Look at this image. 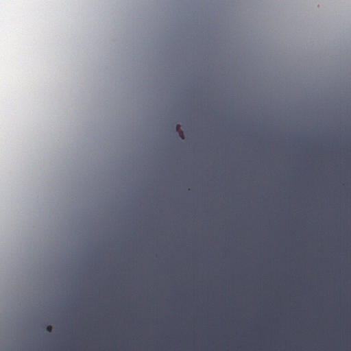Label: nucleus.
I'll return each mask as SVG.
<instances>
[{"label": "nucleus", "instance_id": "1", "mask_svg": "<svg viewBox=\"0 0 351 351\" xmlns=\"http://www.w3.org/2000/svg\"><path fill=\"white\" fill-rule=\"evenodd\" d=\"M51 328L50 326H48V327H47V330H48V331H50V330H51Z\"/></svg>", "mask_w": 351, "mask_h": 351}]
</instances>
